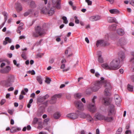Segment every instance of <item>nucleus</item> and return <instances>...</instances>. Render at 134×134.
<instances>
[{
	"mask_svg": "<svg viewBox=\"0 0 134 134\" xmlns=\"http://www.w3.org/2000/svg\"><path fill=\"white\" fill-rule=\"evenodd\" d=\"M62 19L63 20V22L65 24H67L68 23V21L67 20V18L66 16H63L62 17Z\"/></svg>",
	"mask_w": 134,
	"mask_h": 134,
	"instance_id": "obj_35",
	"label": "nucleus"
},
{
	"mask_svg": "<svg viewBox=\"0 0 134 134\" xmlns=\"http://www.w3.org/2000/svg\"><path fill=\"white\" fill-rule=\"evenodd\" d=\"M38 121V119L36 118H34L33 122L32 124H37Z\"/></svg>",
	"mask_w": 134,
	"mask_h": 134,
	"instance_id": "obj_38",
	"label": "nucleus"
},
{
	"mask_svg": "<svg viewBox=\"0 0 134 134\" xmlns=\"http://www.w3.org/2000/svg\"><path fill=\"white\" fill-rule=\"evenodd\" d=\"M51 81V80L49 78H47L45 81V82L47 84H49Z\"/></svg>",
	"mask_w": 134,
	"mask_h": 134,
	"instance_id": "obj_44",
	"label": "nucleus"
},
{
	"mask_svg": "<svg viewBox=\"0 0 134 134\" xmlns=\"http://www.w3.org/2000/svg\"><path fill=\"white\" fill-rule=\"evenodd\" d=\"M49 118H47L45 119L44 120V123L47 124V122L49 121Z\"/></svg>",
	"mask_w": 134,
	"mask_h": 134,
	"instance_id": "obj_51",
	"label": "nucleus"
},
{
	"mask_svg": "<svg viewBox=\"0 0 134 134\" xmlns=\"http://www.w3.org/2000/svg\"><path fill=\"white\" fill-rule=\"evenodd\" d=\"M62 95L61 94H56L53 96L52 98V100H56L57 98L61 97Z\"/></svg>",
	"mask_w": 134,
	"mask_h": 134,
	"instance_id": "obj_23",
	"label": "nucleus"
},
{
	"mask_svg": "<svg viewBox=\"0 0 134 134\" xmlns=\"http://www.w3.org/2000/svg\"><path fill=\"white\" fill-rule=\"evenodd\" d=\"M72 53L70 51V52L69 53V54L67 56L68 57H70L72 55Z\"/></svg>",
	"mask_w": 134,
	"mask_h": 134,
	"instance_id": "obj_59",
	"label": "nucleus"
},
{
	"mask_svg": "<svg viewBox=\"0 0 134 134\" xmlns=\"http://www.w3.org/2000/svg\"><path fill=\"white\" fill-rule=\"evenodd\" d=\"M38 126L37 127L38 129H42L43 127V126L42 124V122H39L38 123Z\"/></svg>",
	"mask_w": 134,
	"mask_h": 134,
	"instance_id": "obj_39",
	"label": "nucleus"
},
{
	"mask_svg": "<svg viewBox=\"0 0 134 134\" xmlns=\"http://www.w3.org/2000/svg\"><path fill=\"white\" fill-rule=\"evenodd\" d=\"M111 99L109 98H104L103 102L104 104L106 105L110 104L111 103Z\"/></svg>",
	"mask_w": 134,
	"mask_h": 134,
	"instance_id": "obj_17",
	"label": "nucleus"
},
{
	"mask_svg": "<svg viewBox=\"0 0 134 134\" xmlns=\"http://www.w3.org/2000/svg\"><path fill=\"white\" fill-rule=\"evenodd\" d=\"M6 100L4 99H3L1 100L0 103L1 105H3L5 102Z\"/></svg>",
	"mask_w": 134,
	"mask_h": 134,
	"instance_id": "obj_55",
	"label": "nucleus"
},
{
	"mask_svg": "<svg viewBox=\"0 0 134 134\" xmlns=\"http://www.w3.org/2000/svg\"><path fill=\"white\" fill-rule=\"evenodd\" d=\"M13 62L14 64L15 65H16V66L19 67L20 64H17V61L16 60H14L13 61Z\"/></svg>",
	"mask_w": 134,
	"mask_h": 134,
	"instance_id": "obj_46",
	"label": "nucleus"
},
{
	"mask_svg": "<svg viewBox=\"0 0 134 134\" xmlns=\"http://www.w3.org/2000/svg\"><path fill=\"white\" fill-rule=\"evenodd\" d=\"M117 33L120 35H122L124 34V30L122 29H119L117 30Z\"/></svg>",
	"mask_w": 134,
	"mask_h": 134,
	"instance_id": "obj_27",
	"label": "nucleus"
},
{
	"mask_svg": "<svg viewBox=\"0 0 134 134\" xmlns=\"http://www.w3.org/2000/svg\"><path fill=\"white\" fill-rule=\"evenodd\" d=\"M30 5L32 7H36V5L35 2L33 1H31L30 4Z\"/></svg>",
	"mask_w": 134,
	"mask_h": 134,
	"instance_id": "obj_37",
	"label": "nucleus"
},
{
	"mask_svg": "<svg viewBox=\"0 0 134 134\" xmlns=\"http://www.w3.org/2000/svg\"><path fill=\"white\" fill-rule=\"evenodd\" d=\"M35 96V94L34 93H32L30 95V97L33 98H34Z\"/></svg>",
	"mask_w": 134,
	"mask_h": 134,
	"instance_id": "obj_58",
	"label": "nucleus"
},
{
	"mask_svg": "<svg viewBox=\"0 0 134 134\" xmlns=\"http://www.w3.org/2000/svg\"><path fill=\"white\" fill-rule=\"evenodd\" d=\"M11 69V67L9 66H6L4 68L1 69V72L3 73H7Z\"/></svg>",
	"mask_w": 134,
	"mask_h": 134,
	"instance_id": "obj_13",
	"label": "nucleus"
},
{
	"mask_svg": "<svg viewBox=\"0 0 134 134\" xmlns=\"http://www.w3.org/2000/svg\"><path fill=\"white\" fill-rule=\"evenodd\" d=\"M125 133L126 134H131V132L130 130H127L125 131Z\"/></svg>",
	"mask_w": 134,
	"mask_h": 134,
	"instance_id": "obj_54",
	"label": "nucleus"
},
{
	"mask_svg": "<svg viewBox=\"0 0 134 134\" xmlns=\"http://www.w3.org/2000/svg\"><path fill=\"white\" fill-rule=\"evenodd\" d=\"M16 8L18 11H21L22 10V8L20 4H18L16 5Z\"/></svg>",
	"mask_w": 134,
	"mask_h": 134,
	"instance_id": "obj_25",
	"label": "nucleus"
},
{
	"mask_svg": "<svg viewBox=\"0 0 134 134\" xmlns=\"http://www.w3.org/2000/svg\"><path fill=\"white\" fill-rule=\"evenodd\" d=\"M14 77L12 75H9L7 77V79L2 81L1 84L6 87H8L11 86L12 83L14 82Z\"/></svg>",
	"mask_w": 134,
	"mask_h": 134,
	"instance_id": "obj_5",
	"label": "nucleus"
},
{
	"mask_svg": "<svg viewBox=\"0 0 134 134\" xmlns=\"http://www.w3.org/2000/svg\"><path fill=\"white\" fill-rule=\"evenodd\" d=\"M27 130H30L31 129V127L30 125H28L27 126Z\"/></svg>",
	"mask_w": 134,
	"mask_h": 134,
	"instance_id": "obj_61",
	"label": "nucleus"
},
{
	"mask_svg": "<svg viewBox=\"0 0 134 134\" xmlns=\"http://www.w3.org/2000/svg\"><path fill=\"white\" fill-rule=\"evenodd\" d=\"M86 118L88 121L92 122L93 121V118L89 114L87 115Z\"/></svg>",
	"mask_w": 134,
	"mask_h": 134,
	"instance_id": "obj_26",
	"label": "nucleus"
},
{
	"mask_svg": "<svg viewBox=\"0 0 134 134\" xmlns=\"http://www.w3.org/2000/svg\"><path fill=\"white\" fill-rule=\"evenodd\" d=\"M109 44V43H105L104 41L103 40H100L97 41L96 45L97 47L99 45L106 46Z\"/></svg>",
	"mask_w": 134,
	"mask_h": 134,
	"instance_id": "obj_15",
	"label": "nucleus"
},
{
	"mask_svg": "<svg viewBox=\"0 0 134 134\" xmlns=\"http://www.w3.org/2000/svg\"><path fill=\"white\" fill-rule=\"evenodd\" d=\"M85 2L87 3L88 5H91L92 4V1L90 0H85Z\"/></svg>",
	"mask_w": 134,
	"mask_h": 134,
	"instance_id": "obj_47",
	"label": "nucleus"
},
{
	"mask_svg": "<svg viewBox=\"0 0 134 134\" xmlns=\"http://www.w3.org/2000/svg\"><path fill=\"white\" fill-rule=\"evenodd\" d=\"M5 63L4 62L1 63L0 65V68L1 69L4 68L5 66Z\"/></svg>",
	"mask_w": 134,
	"mask_h": 134,
	"instance_id": "obj_42",
	"label": "nucleus"
},
{
	"mask_svg": "<svg viewBox=\"0 0 134 134\" xmlns=\"http://www.w3.org/2000/svg\"><path fill=\"white\" fill-rule=\"evenodd\" d=\"M98 61L99 63H103V60L102 57L101 55H99L98 57Z\"/></svg>",
	"mask_w": 134,
	"mask_h": 134,
	"instance_id": "obj_32",
	"label": "nucleus"
},
{
	"mask_svg": "<svg viewBox=\"0 0 134 134\" xmlns=\"http://www.w3.org/2000/svg\"><path fill=\"white\" fill-rule=\"evenodd\" d=\"M130 3L131 5L134 6V0L130 1Z\"/></svg>",
	"mask_w": 134,
	"mask_h": 134,
	"instance_id": "obj_49",
	"label": "nucleus"
},
{
	"mask_svg": "<svg viewBox=\"0 0 134 134\" xmlns=\"http://www.w3.org/2000/svg\"><path fill=\"white\" fill-rule=\"evenodd\" d=\"M122 131L121 128H119L117 131L116 134H121Z\"/></svg>",
	"mask_w": 134,
	"mask_h": 134,
	"instance_id": "obj_40",
	"label": "nucleus"
},
{
	"mask_svg": "<svg viewBox=\"0 0 134 134\" xmlns=\"http://www.w3.org/2000/svg\"><path fill=\"white\" fill-rule=\"evenodd\" d=\"M101 81H102L103 84H104L105 86V90L104 92V94L105 96H109L111 94V93L110 91V89L111 88V86L110 82L108 81H104V78L101 77L100 78Z\"/></svg>",
	"mask_w": 134,
	"mask_h": 134,
	"instance_id": "obj_4",
	"label": "nucleus"
},
{
	"mask_svg": "<svg viewBox=\"0 0 134 134\" xmlns=\"http://www.w3.org/2000/svg\"><path fill=\"white\" fill-rule=\"evenodd\" d=\"M71 51L70 49L66 50L65 52V54L66 55H68L69 54V53Z\"/></svg>",
	"mask_w": 134,
	"mask_h": 134,
	"instance_id": "obj_52",
	"label": "nucleus"
},
{
	"mask_svg": "<svg viewBox=\"0 0 134 134\" xmlns=\"http://www.w3.org/2000/svg\"><path fill=\"white\" fill-rule=\"evenodd\" d=\"M107 112L108 116H113L115 114L116 110L113 105L110 104L108 109Z\"/></svg>",
	"mask_w": 134,
	"mask_h": 134,
	"instance_id": "obj_7",
	"label": "nucleus"
},
{
	"mask_svg": "<svg viewBox=\"0 0 134 134\" xmlns=\"http://www.w3.org/2000/svg\"><path fill=\"white\" fill-rule=\"evenodd\" d=\"M116 25L115 24L112 25L110 27V29L111 30H115L116 29Z\"/></svg>",
	"mask_w": 134,
	"mask_h": 134,
	"instance_id": "obj_33",
	"label": "nucleus"
},
{
	"mask_svg": "<svg viewBox=\"0 0 134 134\" xmlns=\"http://www.w3.org/2000/svg\"><path fill=\"white\" fill-rule=\"evenodd\" d=\"M131 55L133 57H132L131 58L130 61L132 63V67L133 70L134 71V52L132 53Z\"/></svg>",
	"mask_w": 134,
	"mask_h": 134,
	"instance_id": "obj_20",
	"label": "nucleus"
},
{
	"mask_svg": "<svg viewBox=\"0 0 134 134\" xmlns=\"http://www.w3.org/2000/svg\"><path fill=\"white\" fill-rule=\"evenodd\" d=\"M126 44L125 41L123 39H120L118 43H117V44L118 45L122 46L125 44Z\"/></svg>",
	"mask_w": 134,
	"mask_h": 134,
	"instance_id": "obj_21",
	"label": "nucleus"
},
{
	"mask_svg": "<svg viewBox=\"0 0 134 134\" xmlns=\"http://www.w3.org/2000/svg\"><path fill=\"white\" fill-rule=\"evenodd\" d=\"M95 76L97 77H99L100 76V74L98 72H96L95 74Z\"/></svg>",
	"mask_w": 134,
	"mask_h": 134,
	"instance_id": "obj_56",
	"label": "nucleus"
},
{
	"mask_svg": "<svg viewBox=\"0 0 134 134\" xmlns=\"http://www.w3.org/2000/svg\"><path fill=\"white\" fill-rule=\"evenodd\" d=\"M96 134H99V131L98 129L96 130Z\"/></svg>",
	"mask_w": 134,
	"mask_h": 134,
	"instance_id": "obj_63",
	"label": "nucleus"
},
{
	"mask_svg": "<svg viewBox=\"0 0 134 134\" xmlns=\"http://www.w3.org/2000/svg\"><path fill=\"white\" fill-rule=\"evenodd\" d=\"M119 59H115L113 60L109 64L110 70H116L119 68V66L120 62L122 61L125 58L124 52H120L119 54Z\"/></svg>",
	"mask_w": 134,
	"mask_h": 134,
	"instance_id": "obj_1",
	"label": "nucleus"
},
{
	"mask_svg": "<svg viewBox=\"0 0 134 134\" xmlns=\"http://www.w3.org/2000/svg\"><path fill=\"white\" fill-rule=\"evenodd\" d=\"M108 21L110 23L114 22L117 23H118L115 18L109 17L107 18Z\"/></svg>",
	"mask_w": 134,
	"mask_h": 134,
	"instance_id": "obj_18",
	"label": "nucleus"
},
{
	"mask_svg": "<svg viewBox=\"0 0 134 134\" xmlns=\"http://www.w3.org/2000/svg\"><path fill=\"white\" fill-rule=\"evenodd\" d=\"M21 56L24 59H26V57L25 55V52H22Z\"/></svg>",
	"mask_w": 134,
	"mask_h": 134,
	"instance_id": "obj_41",
	"label": "nucleus"
},
{
	"mask_svg": "<svg viewBox=\"0 0 134 134\" xmlns=\"http://www.w3.org/2000/svg\"><path fill=\"white\" fill-rule=\"evenodd\" d=\"M131 80L133 82H134V75H132L131 76Z\"/></svg>",
	"mask_w": 134,
	"mask_h": 134,
	"instance_id": "obj_64",
	"label": "nucleus"
},
{
	"mask_svg": "<svg viewBox=\"0 0 134 134\" xmlns=\"http://www.w3.org/2000/svg\"><path fill=\"white\" fill-rule=\"evenodd\" d=\"M75 98L77 99H80L82 97V94L80 93H77L74 95Z\"/></svg>",
	"mask_w": 134,
	"mask_h": 134,
	"instance_id": "obj_29",
	"label": "nucleus"
},
{
	"mask_svg": "<svg viewBox=\"0 0 134 134\" xmlns=\"http://www.w3.org/2000/svg\"><path fill=\"white\" fill-rule=\"evenodd\" d=\"M88 109L92 113H93L96 111L97 108L95 104H89L88 105Z\"/></svg>",
	"mask_w": 134,
	"mask_h": 134,
	"instance_id": "obj_11",
	"label": "nucleus"
},
{
	"mask_svg": "<svg viewBox=\"0 0 134 134\" xmlns=\"http://www.w3.org/2000/svg\"><path fill=\"white\" fill-rule=\"evenodd\" d=\"M79 114V115L80 117L82 118H86L87 115V114L86 115L85 114L83 113H82L80 114H79V113H78Z\"/></svg>",
	"mask_w": 134,
	"mask_h": 134,
	"instance_id": "obj_34",
	"label": "nucleus"
},
{
	"mask_svg": "<svg viewBox=\"0 0 134 134\" xmlns=\"http://www.w3.org/2000/svg\"><path fill=\"white\" fill-rule=\"evenodd\" d=\"M101 19L100 16L98 15L93 16L89 18L90 20L92 21H95L100 20Z\"/></svg>",
	"mask_w": 134,
	"mask_h": 134,
	"instance_id": "obj_14",
	"label": "nucleus"
},
{
	"mask_svg": "<svg viewBox=\"0 0 134 134\" xmlns=\"http://www.w3.org/2000/svg\"><path fill=\"white\" fill-rule=\"evenodd\" d=\"M36 32L33 34V36L35 37H38L39 36H41L45 33L44 31L39 26L35 27Z\"/></svg>",
	"mask_w": 134,
	"mask_h": 134,
	"instance_id": "obj_6",
	"label": "nucleus"
},
{
	"mask_svg": "<svg viewBox=\"0 0 134 134\" xmlns=\"http://www.w3.org/2000/svg\"><path fill=\"white\" fill-rule=\"evenodd\" d=\"M60 116V113L58 112L55 113L54 115V118L56 119H58L59 118Z\"/></svg>",
	"mask_w": 134,
	"mask_h": 134,
	"instance_id": "obj_28",
	"label": "nucleus"
},
{
	"mask_svg": "<svg viewBox=\"0 0 134 134\" xmlns=\"http://www.w3.org/2000/svg\"><path fill=\"white\" fill-rule=\"evenodd\" d=\"M102 82L101 81H97L94 83V86L88 88L86 90V93L90 94L92 92H96L98 91L101 87Z\"/></svg>",
	"mask_w": 134,
	"mask_h": 134,
	"instance_id": "obj_3",
	"label": "nucleus"
},
{
	"mask_svg": "<svg viewBox=\"0 0 134 134\" xmlns=\"http://www.w3.org/2000/svg\"><path fill=\"white\" fill-rule=\"evenodd\" d=\"M97 98V97L96 96H94L93 98L92 99V104H95V99H96Z\"/></svg>",
	"mask_w": 134,
	"mask_h": 134,
	"instance_id": "obj_45",
	"label": "nucleus"
},
{
	"mask_svg": "<svg viewBox=\"0 0 134 134\" xmlns=\"http://www.w3.org/2000/svg\"><path fill=\"white\" fill-rule=\"evenodd\" d=\"M42 40H39L36 43V44L37 46L41 44V42Z\"/></svg>",
	"mask_w": 134,
	"mask_h": 134,
	"instance_id": "obj_48",
	"label": "nucleus"
},
{
	"mask_svg": "<svg viewBox=\"0 0 134 134\" xmlns=\"http://www.w3.org/2000/svg\"><path fill=\"white\" fill-rule=\"evenodd\" d=\"M127 89L130 91H133V86L132 85L128 84L127 86Z\"/></svg>",
	"mask_w": 134,
	"mask_h": 134,
	"instance_id": "obj_31",
	"label": "nucleus"
},
{
	"mask_svg": "<svg viewBox=\"0 0 134 134\" xmlns=\"http://www.w3.org/2000/svg\"><path fill=\"white\" fill-rule=\"evenodd\" d=\"M104 120L107 122H111L113 120L114 118L112 116L108 117L104 116Z\"/></svg>",
	"mask_w": 134,
	"mask_h": 134,
	"instance_id": "obj_19",
	"label": "nucleus"
},
{
	"mask_svg": "<svg viewBox=\"0 0 134 134\" xmlns=\"http://www.w3.org/2000/svg\"><path fill=\"white\" fill-rule=\"evenodd\" d=\"M114 99L116 104L118 106H120L121 101V97L118 94H115L114 96Z\"/></svg>",
	"mask_w": 134,
	"mask_h": 134,
	"instance_id": "obj_9",
	"label": "nucleus"
},
{
	"mask_svg": "<svg viewBox=\"0 0 134 134\" xmlns=\"http://www.w3.org/2000/svg\"><path fill=\"white\" fill-rule=\"evenodd\" d=\"M60 0H52V4L54 8H51L49 11L45 7H43L41 9V12L43 13H47L49 15H52L54 13V8L55 7L57 9H59L60 8Z\"/></svg>",
	"mask_w": 134,
	"mask_h": 134,
	"instance_id": "obj_2",
	"label": "nucleus"
},
{
	"mask_svg": "<svg viewBox=\"0 0 134 134\" xmlns=\"http://www.w3.org/2000/svg\"><path fill=\"white\" fill-rule=\"evenodd\" d=\"M66 116L70 119H75L78 117L79 114L76 113H71L67 114Z\"/></svg>",
	"mask_w": 134,
	"mask_h": 134,
	"instance_id": "obj_12",
	"label": "nucleus"
},
{
	"mask_svg": "<svg viewBox=\"0 0 134 134\" xmlns=\"http://www.w3.org/2000/svg\"><path fill=\"white\" fill-rule=\"evenodd\" d=\"M30 14H34L35 15V11L33 9H31L28 10Z\"/></svg>",
	"mask_w": 134,
	"mask_h": 134,
	"instance_id": "obj_36",
	"label": "nucleus"
},
{
	"mask_svg": "<svg viewBox=\"0 0 134 134\" xmlns=\"http://www.w3.org/2000/svg\"><path fill=\"white\" fill-rule=\"evenodd\" d=\"M104 116L99 113H97L94 116V119L96 121L103 120H104Z\"/></svg>",
	"mask_w": 134,
	"mask_h": 134,
	"instance_id": "obj_10",
	"label": "nucleus"
},
{
	"mask_svg": "<svg viewBox=\"0 0 134 134\" xmlns=\"http://www.w3.org/2000/svg\"><path fill=\"white\" fill-rule=\"evenodd\" d=\"M102 67L103 68L110 70L109 64H108L107 63H105L101 65Z\"/></svg>",
	"mask_w": 134,
	"mask_h": 134,
	"instance_id": "obj_22",
	"label": "nucleus"
},
{
	"mask_svg": "<svg viewBox=\"0 0 134 134\" xmlns=\"http://www.w3.org/2000/svg\"><path fill=\"white\" fill-rule=\"evenodd\" d=\"M30 14L28 11L27 12H25L24 14V16H27V15H28Z\"/></svg>",
	"mask_w": 134,
	"mask_h": 134,
	"instance_id": "obj_57",
	"label": "nucleus"
},
{
	"mask_svg": "<svg viewBox=\"0 0 134 134\" xmlns=\"http://www.w3.org/2000/svg\"><path fill=\"white\" fill-rule=\"evenodd\" d=\"M5 40L7 42L9 43H11L12 42L11 39L9 37H6L5 38Z\"/></svg>",
	"mask_w": 134,
	"mask_h": 134,
	"instance_id": "obj_43",
	"label": "nucleus"
},
{
	"mask_svg": "<svg viewBox=\"0 0 134 134\" xmlns=\"http://www.w3.org/2000/svg\"><path fill=\"white\" fill-rule=\"evenodd\" d=\"M29 73L31 74L32 75H34L35 74V72L34 70L29 71Z\"/></svg>",
	"mask_w": 134,
	"mask_h": 134,
	"instance_id": "obj_53",
	"label": "nucleus"
},
{
	"mask_svg": "<svg viewBox=\"0 0 134 134\" xmlns=\"http://www.w3.org/2000/svg\"><path fill=\"white\" fill-rule=\"evenodd\" d=\"M85 131L84 130H82L80 132L81 134H85Z\"/></svg>",
	"mask_w": 134,
	"mask_h": 134,
	"instance_id": "obj_62",
	"label": "nucleus"
},
{
	"mask_svg": "<svg viewBox=\"0 0 134 134\" xmlns=\"http://www.w3.org/2000/svg\"><path fill=\"white\" fill-rule=\"evenodd\" d=\"M21 129L20 127L17 126H14L12 127L10 130V131L12 133L15 132L17 131L21 130Z\"/></svg>",
	"mask_w": 134,
	"mask_h": 134,
	"instance_id": "obj_16",
	"label": "nucleus"
},
{
	"mask_svg": "<svg viewBox=\"0 0 134 134\" xmlns=\"http://www.w3.org/2000/svg\"><path fill=\"white\" fill-rule=\"evenodd\" d=\"M49 97V95L48 94H46L45 96H43L42 97V98L43 99H46L47 98H48Z\"/></svg>",
	"mask_w": 134,
	"mask_h": 134,
	"instance_id": "obj_50",
	"label": "nucleus"
},
{
	"mask_svg": "<svg viewBox=\"0 0 134 134\" xmlns=\"http://www.w3.org/2000/svg\"><path fill=\"white\" fill-rule=\"evenodd\" d=\"M54 62V60L53 59H51L49 60V62L51 63H53Z\"/></svg>",
	"mask_w": 134,
	"mask_h": 134,
	"instance_id": "obj_60",
	"label": "nucleus"
},
{
	"mask_svg": "<svg viewBox=\"0 0 134 134\" xmlns=\"http://www.w3.org/2000/svg\"><path fill=\"white\" fill-rule=\"evenodd\" d=\"M110 12L112 14H117L119 13V10L116 9H113L109 10Z\"/></svg>",
	"mask_w": 134,
	"mask_h": 134,
	"instance_id": "obj_24",
	"label": "nucleus"
},
{
	"mask_svg": "<svg viewBox=\"0 0 134 134\" xmlns=\"http://www.w3.org/2000/svg\"><path fill=\"white\" fill-rule=\"evenodd\" d=\"M37 80L40 84H41L42 83V79L40 76H38L37 77Z\"/></svg>",
	"mask_w": 134,
	"mask_h": 134,
	"instance_id": "obj_30",
	"label": "nucleus"
},
{
	"mask_svg": "<svg viewBox=\"0 0 134 134\" xmlns=\"http://www.w3.org/2000/svg\"><path fill=\"white\" fill-rule=\"evenodd\" d=\"M74 104L76 107L79 110H84V105L80 101L76 100L75 101Z\"/></svg>",
	"mask_w": 134,
	"mask_h": 134,
	"instance_id": "obj_8",
	"label": "nucleus"
}]
</instances>
